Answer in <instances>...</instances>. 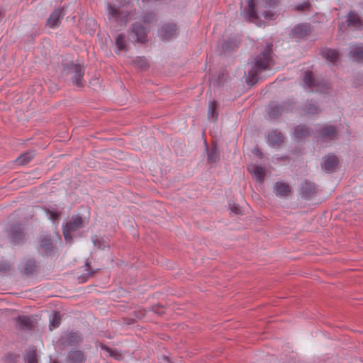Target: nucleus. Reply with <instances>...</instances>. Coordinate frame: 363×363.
Segmentation results:
<instances>
[{
  "mask_svg": "<svg viewBox=\"0 0 363 363\" xmlns=\"http://www.w3.org/2000/svg\"><path fill=\"white\" fill-rule=\"evenodd\" d=\"M272 53V44L267 43L264 50L255 57L252 68L248 71L246 78L248 85H254L258 80V74L269 68Z\"/></svg>",
  "mask_w": 363,
  "mask_h": 363,
  "instance_id": "nucleus-1",
  "label": "nucleus"
},
{
  "mask_svg": "<svg viewBox=\"0 0 363 363\" xmlns=\"http://www.w3.org/2000/svg\"><path fill=\"white\" fill-rule=\"evenodd\" d=\"M279 1L280 0H258L257 9L264 19L274 20L276 16L274 9L278 6Z\"/></svg>",
  "mask_w": 363,
  "mask_h": 363,
  "instance_id": "nucleus-2",
  "label": "nucleus"
},
{
  "mask_svg": "<svg viewBox=\"0 0 363 363\" xmlns=\"http://www.w3.org/2000/svg\"><path fill=\"white\" fill-rule=\"evenodd\" d=\"M65 69L67 70V74H73L72 77V81L74 85L78 87H82L84 86L83 77L85 69L83 65L72 62L67 64L65 67Z\"/></svg>",
  "mask_w": 363,
  "mask_h": 363,
  "instance_id": "nucleus-3",
  "label": "nucleus"
},
{
  "mask_svg": "<svg viewBox=\"0 0 363 363\" xmlns=\"http://www.w3.org/2000/svg\"><path fill=\"white\" fill-rule=\"evenodd\" d=\"M303 82L308 88H311L313 91H315L317 92H324L330 88L329 84L326 81H319L315 79L311 71L305 72Z\"/></svg>",
  "mask_w": 363,
  "mask_h": 363,
  "instance_id": "nucleus-4",
  "label": "nucleus"
},
{
  "mask_svg": "<svg viewBox=\"0 0 363 363\" xmlns=\"http://www.w3.org/2000/svg\"><path fill=\"white\" fill-rule=\"evenodd\" d=\"M83 220L81 216H74L63 226V235L66 240H72V233L82 227Z\"/></svg>",
  "mask_w": 363,
  "mask_h": 363,
  "instance_id": "nucleus-5",
  "label": "nucleus"
},
{
  "mask_svg": "<svg viewBox=\"0 0 363 363\" xmlns=\"http://www.w3.org/2000/svg\"><path fill=\"white\" fill-rule=\"evenodd\" d=\"M293 104L289 101H283L281 104L272 103L268 106L267 113L271 118H277L285 111L292 108Z\"/></svg>",
  "mask_w": 363,
  "mask_h": 363,
  "instance_id": "nucleus-6",
  "label": "nucleus"
},
{
  "mask_svg": "<svg viewBox=\"0 0 363 363\" xmlns=\"http://www.w3.org/2000/svg\"><path fill=\"white\" fill-rule=\"evenodd\" d=\"M323 141H330L337 138V128L333 125H324L317 130Z\"/></svg>",
  "mask_w": 363,
  "mask_h": 363,
  "instance_id": "nucleus-7",
  "label": "nucleus"
},
{
  "mask_svg": "<svg viewBox=\"0 0 363 363\" xmlns=\"http://www.w3.org/2000/svg\"><path fill=\"white\" fill-rule=\"evenodd\" d=\"M158 34L162 40L175 38L178 35L177 26L174 23H167L162 26Z\"/></svg>",
  "mask_w": 363,
  "mask_h": 363,
  "instance_id": "nucleus-8",
  "label": "nucleus"
},
{
  "mask_svg": "<svg viewBox=\"0 0 363 363\" xmlns=\"http://www.w3.org/2000/svg\"><path fill=\"white\" fill-rule=\"evenodd\" d=\"M107 12L108 18H112L116 21H122L126 23L130 19L129 16L130 13L121 11L112 4H108Z\"/></svg>",
  "mask_w": 363,
  "mask_h": 363,
  "instance_id": "nucleus-9",
  "label": "nucleus"
},
{
  "mask_svg": "<svg viewBox=\"0 0 363 363\" xmlns=\"http://www.w3.org/2000/svg\"><path fill=\"white\" fill-rule=\"evenodd\" d=\"M317 192L315 183L308 180H304L299 186V193L302 198L308 199L315 195Z\"/></svg>",
  "mask_w": 363,
  "mask_h": 363,
  "instance_id": "nucleus-10",
  "label": "nucleus"
},
{
  "mask_svg": "<svg viewBox=\"0 0 363 363\" xmlns=\"http://www.w3.org/2000/svg\"><path fill=\"white\" fill-rule=\"evenodd\" d=\"M131 32L133 34L135 42L145 43L147 41V34L148 31L141 23H134L131 27Z\"/></svg>",
  "mask_w": 363,
  "mask_h": 363,
  "instance_id": "nucleus-11",
  "label": "nucleus"
},
{
  "mask_svg": "<svg viewBox=\"0 0 363 363\" xmlns=\"http://www.w3.org/2000/svg\"><path fill=\"white\" fill-rule=\"evenodd\" d=\"M339 160L335 155H328L323 158L321 168L327 173H332L335 172Z\"/></svg>",
  "mask_w": 363,
  "mask_h": 363,
  "instance_id": "nucleus-12",
  "label": "nucleus"
},
{
  "mask_svg": "<svg viewBox=\"0 0 363 363\" xmlns=\"http://www.w3.org/2000/svg\"><path fill=\"white\" fill-rule=\"evenodd\" d=\"M65 13L62 8L55 9L46 21V26L50 28L58 27Z\"/></svg>",
  "mask_w": 363,
  "mask_h": 363,
  "instance_id": "nucleus-13",
  "label": "nucleus"
},
{
  "mask_svg": "<svg viewBox=\"0 0 363 363\" xmlns=\"http://www.w3.org/2000/svg\"><path fill=\"white\" fill-rule=\"evenodd\" d=\"M9 238L11 242L16 245L21 243L24 240L23 229L20 224L11 226L9 232Z\"/></svg>",
  "mask_w": 363,
  "mask_h": 363,
  "instance_id": "nucleus-14",
  "label": "nucleus"
},
{
  "mask_svg": "<svg viewBox=\"0 0 363 363\" xmlns=\"http://www.w3.org/2000/svg\"><path fill=\"white\" fill-rule=\"evenodd\" d=\"M16 328L24 331L30 330L33 328V320L28 315H18L15 318Z\"/></svg>",
  "mask_w": 363,
  "mask_h": 363,
  "instance_id": "nucleus-15",
  "label": "nucleus"
},
{
  "mask_svg": "<svg viewBox=\"0 0 363 363\" xmlns=\"http://www.w3.org/2000/svg\"><path fill=\"white\" fill-rule=\"evenodd\" d=\"M86 355L84 352L79 350L73 349L68 352L66 357V363H83L86 360Z\"/></svg>",
  "mask_w": 363,
  "mask_h": 363,
  "instance_id": "nucleus-16",
  "label": "nucleus"
},
{
  "mask_svg": "<svg viewBox=\"0 0 363 363\" xmlns=\"http://www.w3.org/2000/svg\"><path fill=\"white\" fill-rule=\"evenodd\" d=\"M311 31L309 23H299L296 25L291 30L292 35L297 38H303L308 36Z\"/></svg>",
  "mask_w": 363,
  "mask_h": 363,
  "instance_id": "nucleus-17",
  "label": "nucleus"
},
{
  "mask_svg": "<svg viewBox=\"0 0 363 363\" xmlns=\"http://www.w3.org/2000/svg\"><path fill=\"white\" fill-rule=\"evenodd\" d=\"M249 172L252 174L254 178L260 184H262L265 179V168L259 165H252L248 167Z\"/></svg>",
  "mask_w": 363,
  "mask_h": 363,
  "instance_id": "nucleus-18",
  "label": "nucleus"
},
{
  "mask_svg": "<svg viewBox=\"0 0 363 363\" xmlns=\"http://www.w3.org/2000/svg\"><path fill=\"white\" fill-rule=\"evenodd\" d=\"M283 134L277 130L270 131L267 135L268 143L271 146H279L284 143Z\"/></svg>",
  "mask_w": 363,
  "mask_h": 363,
  "instance_id": "nucleus-19",
  "label": "nucleus"
},
{
  "mask_svg": "<svg viewBox=\"0 0 363 363\" xmlns=\"http://www.w3.org/2000/svg\"><path fill=\"white\" fill-rule=\"evenodd\" d=\"M62 340L67 346H76L82 342V338L79 333L70 332L66 334Z\"/></svg>",
  "mask_w": 363,
  "mask_h": 363,
  "instance_id": "nucleus-20",
  "label": "nucleus"
},
{
  "mask_svg": "<svg viewBox=\"0 0 363 363\" xmlns=\"http://www.w3.org/2000/svg\"><path fill=\"white\" fill-rule=\"evenodd\" d=\"M246 17L250 21H255L258 19V14L256 9V4L254 0L247 1V6L245 9Z\"/></svg>",
  "mask_w": 363,
  "mask_h": 363,
  "instance_id": "nucleus-21",
  "label": "nucleus"
},
{
  "mask_svg": "<svg viewBox=\"0 0 363 363\" xmlns=\"http://www.w3.org/2000/svg\"><path fill=\"white\" fill-rule=\"evenodd\" d=\"M274 191L277 196H287L291 193V188L284 182H277L274 186Z\"/></svg>",
  "mask_w": 363,
  "mask_h": 363,
  "instance_id": "nucleus-22",
  "label": "nucleus"
},
{
  "mask_svg": "<svg viewBox=\"0 0 363 363\" xmlns=\"http://www.w3.org/2000/svg\"><path fill=\"white\" fill-rule=\"evenodd\" d=\"M38 266L33 259H28L22 263L21 272L26 276L33 274L37 270Z\"/></svg>",
  "mask_w": 363,
  "mask_h": 363,
  "instance_id": "nucleus-23",
  "label": "nucleus"
},
{
  "mask_svg": "<svg viewBox=\"0 0 363 363\" xmlns=\"http://www.w3.org/2000/svg\"><path fill=\"white\" fill-rule=\"evenodd\" d=\"M347 23L349 27L360 28L362 26V21L357 13L353 11L349 12Z\"/></svg>",
  "mask_w": 363,
  "mask_h": 363,
  "instance_id": "nucleus-24",
  "label": "nucleus"
},
{
  "mask_svg": "<svg viewBox=\"0 0 363 363\" xmlns=\"http://www.w3.org/2000/svg\"><path fill=\"white\" fill-rule=\"evenodd\" d=\"M40 248L45 255H50L53 251L52 240L48 237H43L40 239Z\"/></svg>",
  "mask_w": 363,
  "mask_h": 363,
  "instance_id": "nucleus-25",
  "label": "nucleus"
},
{
  "mask_svg": "<svg viewBox=\"0 0 363 363\" xmlns=\"http://www.w3.org/2000/svg\"><path fill=\"white\" fill-rule=\"evenodd\" d=\"M206 150L207 151V161L208 163L213 164L219 161L220 154L216 145L208 149L206 144Z\"/></svg>",
  "mask_w": 363,
  "mask_h": 363,
  "instance_id": "nucleus-26",
  "label": "nucleus"
},
{
  "mask_svg": "<svg viewBox=\"0 0 363 363\" xmlns=\"http://www.w3.org/2000/svg\"><path fill=\"white\" fill-rule=\"evenodd\" d=\"M96 270H92L90 262L86 261L84 265V273L79 276L78 281L79 283H84L86 282L88 279L93 277L94 273L97 271Z\"/></svg>",
  "mask_w": 363,
  "mask_h": 363,
  "instance_id": "nucleus-27",
  "label": "nucleus"
},
{
  "mask_svg": "<svg viewBox=\"0 0 363 363\" xmlns=\"http://www.w3.org/2000/svg\"><path fill=\"white\" fill-rule=\"evenodd\" d=\"M323 57L330 62L335 63L338 58V52L334 49L325 48L320 51Z\"/></svg>",
  "mask_w": 363,
  "mask_h": 363,
  "instance_id": "nucleus-28",
  "label": "nucleus"
},
{
  "mask_svg": "<svg viewBox=\"0 0 363 363\" xmlns=\"http://www.w3.org/2000/svg\"><path fill=\"white\" fill-rule=\"evenodd\" d=\"M310 133L309 128L306 125H298L294 128V137L296 139H302L308 136Z\"/></svg>",
  "mask_w": 363,
  "mask_h": 363,
  "instance_id": "nucleus-29",
  "label": "nucleus"
},
{
  "mask_svg": "<svg viewBox=\"0 0 363 363\" xmlns=\"http://www.w3.org/2000/svg\"><path fill=\"white\" fill-rule=\"evenodd\" d=\"M35 152L34 151H27L23 154H21L17 159L16 160V162L18 165H25L29 163L31 160L34 157Z\"/></svg>",
  "mask_w": 363,
  "mask_h": 363,
  "instance_id": "nucleus-30",
  "label": "nucleus"
},
{
  "mask_svg": "<svg viewBox=\"0 0 363 363\" xmlns=\"http://www.w3.org/2000/svg\"><path fill=\"white\" fill-rule=\"evenodd\" d=\"M350 57H351L354 60L357 62H363V47L356 46L352 48L349 53Z\"/></svg>",
  "mask_w": 363,
  "mask_h": 363,
  "instance_id": "nucleus-31",
  "label": "nucleus"
},
{
  "mask_svg": "<svg viewBox=\"0 0 363 363\" xmlns=\"http://www.w3.org/2000/svg\"><path fill=\"white\" fill-rule=\"evenodd\" d=\"M116 45L119 50L127 51L128 45L126 42L125 35L123 33L118 34L115 38Z\"/></svg>",
  "mask_w": 363,
  "mask_h": 363,
  "instance_id": "nucleus-32",
  "label": "nucleus"
},
{
  "mask_svg": "<svg viewBox=\"0 0 363 363\" xmlns=\"http://www.w3.org/2000/svg\"><path fill=\"white\" fill-rule=\"evenodd\" d=\"M303 111L306 115H314L320 112V108L312 102H307L303 107Z\"/></svg>",
  "mask_w": 363,
  "mask_h": 363,
  "instance_id": "nucleus-33",
  "label": "nucleus"
},
{
  "mask_svg": "<svg viewBox=\"0 0 363 363\" xmlns=\"http://www.w3.org/2000/svg\"><path fill=\"white\" fill-rule=\"evenodd\" d=\"M99 347L102 350L107 352L109 354L110 357H112L114 359H118V360H120L121 359H122V354L118 350H112L111 348H110L109 347H108L107 345H106L103 343H101L99 345Z\"/></svg>",
  "mask_w": 363,
  "mask_h": 363,
  "instance_id": "nucleus-34",
  "label": "nucleus"
},
{
  "mask_svg": "<svg viewBox=\"0 0 363 363\" xmlns=\"http://www.w3.org/2000/svg\"><path fill=\"white\" fill-rule=\"evenodd\" d=\"M133 64L138 68L145 70L148 67V62L144 57H137L133 60Z\"/></svg>",
  "mask_w": 363,
  "mask_h": 363,
  "instance_id": "nucleus-35",
  "label": "nucleus"
},
{
  "mask_svg": "<svg viewBox=\"0 0 363 363\" xmlns=\"http://www.w3.org/2000/svg\"><path fill=\"white\" fill-rule=\"evenodd\" d=\"M217 102L216 101L209 103L208 108V116L213 121H216L218 118V113L216 111Z\"/></svg>",
  "mask_w": 363,
  "mask_h": 363,
  "instance_id": "nucleus-36",
  "label": "nucleus"
},
{
  "mask_svg": "<svg viewBox=\"0 0 363 363\" xmlns=\"http://www.w3.org/2000/svg\"><path fill=\"white\" fill-rule=\"evenodd\" d=\"M236 48H238V44L236 40L234 39H228V40H225L222 45V49L225 52L233 50Z\"/></svg>",
  "mask_w": 363,
  "mask_h": 363,
  "instance_id": "nucleus-37",
  "label": "nucleus"
},
{
  "mask_svg": "<svg viewBox=\"0 0 363 363\" xmlns=\"http://www.w3.org/2000/svg\"><path fill=\"white\" fill-rule=\"evenodd\" d=\"M92 242L95 247L99 249L104 250L106 247H108V244L105 242V240L102 238H99L98 236H94L92 238Z\"/></svg>",
  "mask_w": 363,
  "mask_h": 363,
  "instance_id": "nucleus-38",
  "label": "nucleus"
},
{
  "mask_svg": "<svg viewBox=\"0 0 363 363\" xmlns=\"http://www.w3.org/2000/svg\"><path fill=\"white\" fill-rule=\"evenodd\" d=\"M60 316L59 313L55 312L52 319L50 320V330L57 328L60 324Z\"/></svg>",
  "mask_w": 363,
  "mask_h": 363,
  "instance_id": "nucleus-39",
  "label": "nucleus"
},
{
  "mask_svg": "<svg viewBox=\"0 0 363 363\" xmlns=\"http://www.w3.org/2000/svg\"><path fill=\"white\" fill-rule=\"evenodd\" d=\"M26 363H38V358L35 350H30L26 357Z\"/></svg>",
  "mask_w": 363,
  "mask_h": 363,
  "instance_id": "nucleus-40",
  "label": "nucleus"
},
{
  "mask_svg": "<svg viewBox=\"0 0 363 363\" xmlns=\"http://www.w3.org/2000/svg\"><path fill=\"white\" fill-rule=\"evenodd\" d=\"M155 19V13L153 12H147L143 16V22L145 23H150Z\"/></svg>",
  "mask_w": 363,
  "mask_h": 363,
  "instance_id": "nucleus-41",
  "label": "nucleus"
},
{
  "mask_svg": "<svg viewBox=\"0 0 363 363\" xmlns=\"http://www.w3.org/2000/svg\"><path fill=\"white\" fill-rule=\"evenodd\" d=\"M18 355L13 353H9L4 359V363H16Z\"/></svg>",
  "mask_w": 363,
  "mask_h": 363,
  "instance_id": "nucleus-42",
  "label": "nucleus"
},
{
  "mask_svg": "<svg viewBox=\"0 0 363 363\" xmlns=\"http://www.w3.org/2000/svg\"><path fill=\"white\" fill-rule=\"evenodd\" d=\"M46 214L49 216V218L55 220H57L60 216V213H57L54 210L51 209H46Z\"/></svg>",
  "mask_w": 363,
  "mask_h": 363,
  "instance_id": "nucleus-43",
  "label": "nucleus"
},
{
  "mask_svg": "<svg viewBox=\"0 0 363 363\" xmlns=\"http://www.w3.org/2000/svg\"><path fill=\"white\" fill-rule=\"evenodd\" d=\"M10 264L6 262H0V272H8L10 270Z\"/></svg>",
  "mask_w": 363,
  "mask_h": 363,
  "instance_id": "nucleus-44",
  "label": "nucleus"
},
{
  "mask_svg": "<svg viewBox=\"0 0 363 363\" xmlns=\"http://www.w3.org/2000/svg\"><path fill=\"white\" fill-rule=\"evenodd\" d=\"M310 6L309 2H304L303 4H298L296 6V10L298 11H304L305 9H308Z\"/></svg>",
  "mask_w": 363,
  "mask_h": 363,
  "instance_id": "nucleus-45",
  "label": "nucleus"
},
{
  "mask_svg": "<svg viewBox=\"0 0 363 363\" xmlns=\"http://www.w3.org/2000/svg\"><path fill=\"white\" fill-rule=\"evenodd\" d=\"M135 317L138 318H143L145 315V313L143 310H140V311H135Z\"/></svg>",
  "mask_w": 363,
  "mask_h": 363,
  "instance_id": "nucleus-46",
  "label": "nucleus"
},
{
  "mask_svg": "<svg viewBox=\"0 0 363 363\" xmlns=\"http://www.w3.org/2000/svg\"><path fill=\"white\" fill-rule=\"evenodd\" d=\"M254 153L258 155L259 157H262V152L259 151L258 148H255L254 150Z\"/></svg>",
  "mask_w": 363,
  "mask_h": 363,
  "instance_id": "nucleus-47",
  "label": "nucleus"
},
{
  "mask_svg": "<svg viewBox=\"0 0 363 363\" xmlns=\"http://www.w3.org/2000/svg\"><path fill=\"white\" fill-rule=\"evenodd\" d=\"M232 211H233L236 214H238L240 213V209L238 207H234L233 208H232Z\"/></svg>",
  "mask_w": 363,
  "mask_h": 363,
  "instance_id": "nucleus-48",
  "label": "nucleus"
}]
</instances>
